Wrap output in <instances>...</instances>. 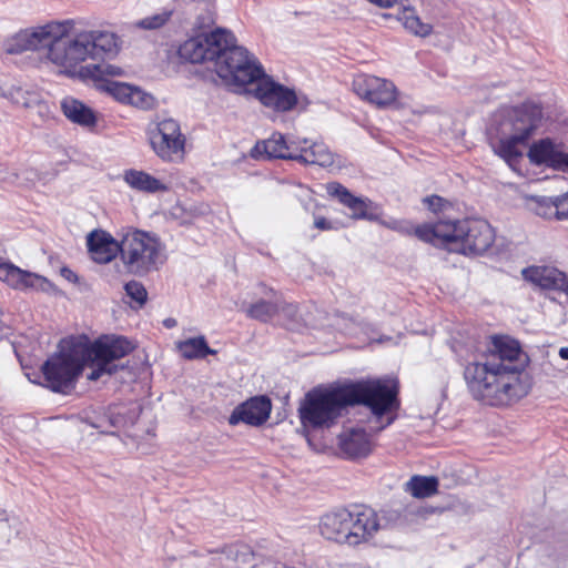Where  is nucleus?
<instances>
[{
    "label": "nucleus",
    "instance_id": "23",
    "mask_svg": "<svg viewBox=\"0 0 568 568\" xmlns=\"http://www.w3.org/2000/svg\"><path fill=\"white\" fill-rule=\"evenodd\" d=\"M0 281L18 290L34 288L47 291L50 283L42 276L23 271L12 263H0Z\"/></svg>",
    "mask_w": 568,
    "mask_h": 568
},
{
    "label": "nucleus",
    "instance_id": "5",
    "mask_svg": "<svg viewBox=\"0 0 568 568\" xmlns=\"http://www.w3.org/2000/svg\"><path fill=\"white\" fill-rule=\"evenodd\" d=\"M415 235L424 242L445 246L450 252L464 255L484 254L495 241L493 227L480 219L424 224L415 229Z\"/></svg>",
    "mask_w": 568,
    "mask_h": 568
},
{
    "label": "nucleus",
    "instance_id": "38",
    "mask_svg": "<svg viewBox=\"0 0 568 568\" xmlns=\"http://www.w3.org/2000/svg\"><path fill=\"white\" fill-rule=\"evenodd\" d=\"M423 202L434 213L444 212L448 206H450L448 201L438 195L427 196Z\"/></svg>",
    "mask_w": 568,
    "mask_h": 568
},
{
    "label": "nucleus",
    "instance_id": "19",
    "mask_svg": "<svg viewBox=\"0 0 568 568\" xmlns=\"http://www.w3.org/2000/svg\"><path fill=\"white\" fill-rule=\"evenodd\" d=\"M261 288L263 290L262 294L267 300L261 298L245 308V313L250 318L266 323L278 312H283L287 316L296 315L297 307L295 305L281 302L272 288H266L263 285Z\"/></svg>",
    "mask_w": 568,
    "mask_h": 568
},
{
    "label": "nucleus",
    "instance_id": "2",
    "mask_svg": "<svg viewBox=\"0 0 568 568\" xmlns=\"http://www.w3.org/2000/svg\"><path fill=\"white\" fill-rule=\"evenodd\" d=\"M523 356L518 342L495 337L486 353L464 367V379L473 397L486 405L503 406L525 396Z\"/></svg>",
    "mask_w": 568,
    "mask_h": 568
},
{
    "label": "nucleus",
    "instance_id": "10",
    "mask_svg": "<svg viewBox=\"0 0 568 568\" xmlns=\"http://www.w3.org/2000/svg\"><path fill=\"white\" fill-rule=\"evenodd\" d=\"M130 341L121 336H104L93 344L85 343V357L92 368L88 379L98 381L103 375H112L118 365L113 361L122 358L132 351Z\"/></svg>",
    "mask_w": 568,
    "mask_h": 568
},
{
    "label": "nucleus",
    "instance_id": "34",
    "mask_svg": "<svg viewBox=\"0 0 568 568\" xmlns=\"http://www.w3.org/2000/svg\"><path fill=\"white\" fill-rule=\"evenodd\" d=\"M17 519L9 516L7 510L0 508V539L3 542H9L11 537L18 534L16 528Z\"/></svg>",
    "mask_w": 568,
    "mask_h": 568
},
{
    "label": "nucleus",
    "instance_id": "6",
    "mask_svg": "<svg viewBox=\"0 0 568 568\" xmlns=\"http://www.w3.org/2000/svg\"><path fill=\"white\" fill-rule=\"evenodd\" d=\"M116 236H120V260L128 274L145 276L166 262L165 244L155 233L126 226Z\"/></svg>",
    "mask_w": 568,
    "mask_h": 568
},
{
    "label": "nucleus",
    "instance_id": "36",
    "mask_svg": "<svg viewBox=\"0 0 568 568\" xmlns=\"http://www.w3.org/2000/svg\"><path fill=\"white\" fill-rule=\"evenodd\" d=\"M126 295L140 306L146 302L148 293L142 283L130 281L124 286Z\"/></svg>",
    "mask_w": 568,
    "mask_h": 568
},
{
    "label": "nucleus",
    "instance_id": "8",
    "mask_svg": "<svg viewBox=\"0 0 568 568\" xmlns=\"http://www.w3.org/2000/svg\"><path fill=\"white\" fill-rule=\"evenodd\" d=\"M85 342L67 341L60 351L49 357L42 365L45 386L58 393H67L73 388L83 367L89 365L85 357Z\"/></svg>",
    "mask_w": 568,
    "mask_h": 568
},
{
    "label": "nucleus",
    "instance_id": "14",
    "mask_svg": "<svg viewBox=\"0 0 568 568\" xmlns=\"http://www.w3.org/2000/svg\"><path fill=\"white\" fill-rule=\"evenodd\" d=\"M254 97L265 106L277 112H287L296 105L305 108L308 101L298 98L296 92L276 81L271 77L262 75L255 83Z\"/></svg>",
    "mask_w": 568,
    "mask_h": 568
},
{
    "label": "nucleus",
    "instance_id": "30",
    "mask_svg": "<svg viewBox=\"0 0 568 568\" xmlns=\"http://www.w3.org/2000/svg\"><path fill=\"white\" fill-rule=\"evenodd\" d=\"M527 207L534 212L536 215L546 219V220H557V210L556 205V196H540V195H528L526 197Z\"/></svg>",
    "mask_w": 568,
    "mask_h": 568
},
{
    "label": "nucleus",
    "instance_id": "40",
    "mask_svg": "<svg viewBox=\"0 0 568 568\" xmlns=\"http://www.w3.org/2000/svg\"><path fill=\"white\" fill-rule=\"evenodd\" d=\"M314 226L322 231H328L333 229V224L323 216H316L314 220Z\"/></svg>",
    "mask_w": 568,
    "mask_h": 568
},
{
    "label": "nucleus",
    "instance_id": "43",
    "mask_svg": "<svg viewBox=\"0 0 568 568\" xmlns=\"http://www.w3.org/2000/svg\"><path fill=\"white\" fill-rule=\"evenodd\" d=\"M164 325L166 327H173L175 325V321L172 320V318H168V320L164 321Z\"/></svg>",
    "mask_w": 568,
    "mask_h": 568
},
{
    "label": "nucleus",
    "instance_id": "4",
    "mask_svg": "<svg viewBox=\"0 0 568 568\" xmlns=\"http://www.w3.org/2000/svg\"><path fill=\"white\" fill-rule=\"evenodd\" d=\"M544 123L540 104L525 102L499 111L489 130V144L496 155L513 170L524 156V149Z\"/></svg>",
    "mask_w": 568,
    "mask_h": 568
},
{
    "label": "nucleus",
    "instance_id": "21",
    "mask_svg": "<svg viewBox=\"0 0 568 568\" xmlns=\"http://www.w3.org/2000/svg\"><path fill=\"white\" fill-rule=\"evenodd\" d=\"M293 161L328 168L335 163V154L323 142L297 138V148Z\"/></svg>",
    "mask_w": 568,
    "mask_h": 568
},
{
    "label": "nucleus",
    "instance_id": "39",
    "mask_svg": "<svg viewBox=\"0 0 568 568\" xmlns=\"http://www.w3.org/2000/svg\"><path fill=\"white\" fill-rule=\"evenodd\" d=\"M557 210L555 212L557 213V220H568V192L556 196V205Z\"/></svg>",
    "mask_w": 568,
    "mask_h": 568
},
{
    "label": "nucleus",
    "instance_id": "25",
    "mask_svg": "<svg viewBox=\"0 0 568 568\" xmlns=\"http://www.w3.org/2000/svg\"><path fill=\"white\" fill-rule=\"evenodd\" d=\"M297 138L286 139L283 134L273 133L267 140L255 145V152H264L268 159L292 160L296 153Z\"/></svg>",
    "mask_w": 568,
    "mask_h": 568
},
{
    "label": "nucleus",
    "instance_id": "12",
    "mask_svg": "<svg viewBox=\"0 0 568 568\" xmlns=\"http://www.w3.org/2000/svg\"><path fill=\"white\" fill-rule=\"evenodd\" d=\"M231 40L232 32L216 29L209 34H199L184 41L179 49V54L191 63L213 62L215 68L223 48Z\"/></svg>",
    "mask_w": 568,
    "mask_h": 568
},
{
    "label": "nucleus",
    "instance_id": "27",
    "mask_svg": "<svg viewBox=\"0 0 568 568\" xmlns=\"http://www.w3.org/2000/svg\"><path fill=\"white\" fill-rule=\"evenodd\" d=\"M123 179L130 187L139 192L156 193L165 192L169 189L164 181L134 169L125 171Z\"/></svg>",
    "mask_w": 568,
    "mask_h": 568
},
{
    "label": "nucleus",
    "instance_id": "11",
    "mask_svg": "<svg viewBox=\"0 0 568 568\" xmlns=\"http://www.w3.org/2000/svg\"><path fill=\"white\" fill-rule=\"evenodd\" d=\"M148 134L152 150L162 161L178 162L184 158L186 138L176 120H160L149 129Z\"/></svg>",
    "mask_w": 568,
    "mask_h": 568
},
{
    "label": "nucleus",
    "instance_id": "22",
    "mask_svg": "<svg viewBox=\"0 0 568 568\" xmlns=\"http://www.w3.org/2000/svg\"><path fill=\"white\" fill-rule=\"evenodd\" d=\"M87 245L92 260L100 264H106L120 254V236L115 239L102 230L89 233Z\"/></svg>",
    "mask_w": 568,
    "mask_h": 568
},
{
    "label": "nucleus",
    "instance_id": "20",
    "mask_svg": "<svg viewBox=\"0 0 568 568\" xmlns=\"http://www.w3.org/2000/svg\"><path fill=\"white\" fill-rule=\"evenodd\" d=\"M272 403L266 396H255L235 407L229 417L230 425L244 423L252 426L264 424L270 417Z\"/></svg>",
    "mask_w": 568,
    "mask_h": 568
},
{
    "label": "nucleus",
    "instance_id": "31",
    "mask_svg": "<svg viewBox=\"0 0 568 568\" xmlns=\"http://www.w3.org/2000/svg\"><path fill=\"white\" fill-rule=\"evenodd\" d=\"M438 481L435 477L414 476L405 485V490L417 498H426L437 491Z\"/></svg>",
    "mask_w": 568,
    "mask_h": 568
},
{
    "label": "nucleus",
    "instance_id": "17",
    "mask_svg": "<svg viewBox=\"0 0 568 568\" xmlns=\"http://www.w3.org/2000/svg\"><path fill=\"white\" fill-rule=\"evenodd\" d=\"M527 156L532 164L568 172V152L561 143H556L549 138L534 142L529 146Z\"/></svg>",
    "mask_w": 568,
    "mask_h": 568
},
{
    "label": "nucleus",
    "instance_id": "3",
    "mask_svg": "<svg viewBox=\"0 0 568 568\" xmlns=\"http://www.w3.org/2000/svg\"><path fill=\"white\" fill-rule=\"evenodd\" d=\"M397 387L393 379H367L308 392L300 407L304 427L329 428L351 405L364 404L379 418L397 406Z\"/></svg>",
    "mask_w": 568,
    "mask_h": 568
},
{
    "label": "nucleus",
    "instance_id": "18",
    "mask_svg": "<svg viewBox=\"0 0 568 568\" xmlns=\"http://www.w3.org/2000/svg\"><path fill=\"white\" fill-rule=\"evenodd\" d=\"M523 278L532 286L568 295V274L551 265H531L521 270Z\"/></svg>",
    "mask_w": 568,
    "mask_h": 568
},
{
    "label": "nucleus",
    "instance_id": "32",
    "mask_svg": "<svg viewBox=\"0 0 568 568\" xmlns=\"http://www.w3.org/2000/svg\"><path fill=\"white\" fill-rule=\"evenodd\" d=\"M178 347L183 357L193 359V358H203L207 354H213L212 351L203 336L189 338L186 341L180 342Z\"/></svg>",
    "mask_w": 568,
    "mask_h": 568
},
{
    "label": "nucleus",
    "instance_id": "28",
    "mask_svg": "<svg viewBox=\"0 0 568 568\" xmlns=\"http://www.w3.org/2000/svg\"><path fill=\"white\" fill-rule=\"evenodd\" d=\"M381 17L386 20L395 19L402 22L403 27L408 32L417 37H427L433 31L432 24L423 22L416 13V10L412 7H403L397 16H393L390 13H382Z\"/></svg>",
    "mask_w": 568,
    "mask_h": 568
},
{
    "label": "nucleus",
    "instance_id": "41",
    "mask_svg": "<svg viewBox=\"0 0 568 568\" xmlns=\"http://www.w3.org/2000/svg\"><path fill=\"white\" fill-rule=\"evenodd\" d=\"M60 273H61V276L64 277L69 282L75 283L78 281L77 274L68 267H62Z\"/></svg>",
    "mask_w": 568,
    "mask_h": 568
},
{
    "label": "nucleus",
    "instance_id": "26",
    "mask_svg": "<svg viewBox=\"0 0 568 568\" xmlns=\"http://www.w3.org/2000/svg\"><path fill=\"white\" fill-rule=\"evenodd\" d=\"M326 191L331 196L336 197L343 205L351 210V216L353 219H371L368 214L371 201L368 199L355 196L344 185L337 182L327 183Z\"/></svg>",
    "mask_w": 568,
    "mask_h": 568
},
{
    "label": "nucleus",
    "instance_id": "42",
    "mask_svg": "<svg viewBox=\"0 0 568 568\" xmlns=\"http://www.w3.org/2000/svg\"><path fill=\"white\" fill-rule=\"evenodd\" d=\"M558 354H559L560 358L568 361V346L560 347Z\"/></svg>",
    "mask_w": 568,
    "mask_h": 568
},
{
    "label": "nucleus",
    "instance_id": "13",
    "mask_svg": "<svg viewBox=\"0 0 568 568\" xmlns=\"http://www.w3.org/2000/svg\"><path fill=\"white\" fill-rule=\"evenodd\" d=\"M122 75H88L87 81L91 80L100 92L106 93L122 104H129L135 108L148 110L153 108L154 98L142 90L140 87L114 80Z\"/></svg>",
    "mask_w": 568,
    "mask_h": 568
},
{
    "label": "nucleus",
    "instance_id": "1",
    "mask_svg": "<svg viewBox=\"0 0 568 568\" xmlns=\"http://www.w3.org/2000/svg\"><path fill=\"white\" fill-rule=\"evenodd\" d=\"M118 37L104 30H74L72 20L52 21L17 32L6 43V51L19 54L45 49V59L71 78L87 81L88 75H125V70L111 63H85L102 54L116 53Z\"/></svg>",
    "mask_w": 568,
    "mask_h": 568
},
{
    "label": "nucleus",
    "instance_id": "33",
    "mask_svg": "<svg viewBox=\"0 0 568 568\" xmlns=\"http://www.w3.org/2000/svg\"><path fill=\"white\" fill-rule=\"evenodd\" d=\"M173 12V8H163L161 11L139 20L136 26L145 30L159 29L170 21Z\"/></svg>",
    "mask_w": 568,
    "mask_h": 568
},
{
    "label": "nucleus",
    "instance_id": "16",
    "mask_svg": "<svg viewBox=\"0 0 568 568\" xmlns=\"http://www.w3.org/2000/svg\"><path fill=\"white\" fill-rule=\"evenodd\" d=\"M353 90L362 100L377 108L393 105L398 94L392 81L369 74L356 75L353 80Z\"/></svg>",
    "mask_w": 568,
    "mask_h": 568
},
{
    "label": "nucleus",
    "instance_id": "29",
    "mask_svg": "<svg viewBox=\"0 0 568 568\" xmlns=\"http://www.w3.org/2000/svg\"><path fill=\"white\" fill-rule=\"evenodd\" d=\"M1 95L26 109L33 108L41 101V94L38 91L14 85L3 91Z\"/></svg>",
    "mask_w": 568,
    "mask_h": 568
},
{
    "label": "nucleus",
    "instance_id": "37",
    "mask_svg": "<svg viewBox=\"0 0 568 568\" xmlns=\"http://www.w3.org/2000/svg\"><path fill=\"white\" fill-rule=\"evenodd\" d=\"M204 4V14L197 17V24L200 28L211 27L215 21V10L212 0H194Z\"/></svg>",
    "mask_w": 568,
    "mask_h": 568
},
{
    "label": "nucleus",
    "instance_id": "35",
    "mask_svg": "<svg viewBox=\"0 0 568 568\" xmlns=\"http://www.w3.org/2000/svg\"><path fill=\"white\" fill-rule=\"evenodd\" d=\"M90 425L94 428L101 429L102 433H110V427H123L126 425V420L120 415V413H111L108 419H99L98 422H90Z\"/></svg>",
    "mask_w": 568,
    "mask_h": 568
},
{
    "label": "nucleus",
    "instance_id": "9",
    "mask_svg": "<svg viewBox=\"0 0 568 568\" xmlns=\"http://www.w3.org/2000/svg\"><path fill=\"white\" fill-rule=\"evenodd\" d=\"M215 72L222 82L234 91H242L248 84H255L264 69L257 58L242 45L236 44L232 34L231 42L223 48Z\"/></svg>",
    "mask_w": 568,
    "mask_h": 568
},
{
    "label": "nucleus",
    "instance_id": "24",
    "mask_svg": "<svg viewBox=\"0 0 568 568\" xmlns=\"http://www.w3.org/2000/svg\"><path fill=\"white\" fill-rule=\"evenodd\" d=\"M63 115L73 124L84 129H93L98 123L97 113L82 101L73 97H64L60 101Z\"/></svg>",
    "mask_w": 568,
    "mask_h": 568
},
{
    "label": "nucleus",
    "instance_id": "15",
    "mask_svg": "<svg viewBox=\"0 0 568 568\" xmlns=\"http://www.w3.org/2000/svg\"><path fill=\"white\" fill-rule=\"evenodd\" d=\"M387 413L383 414L379 418L373 415V420L369 422L367 429L362 427L344 428L338 435V447L342 454L348 459H357L367 457L372 452V434L378 433L393 422V418L387 417L385 424H381L382 418Z\"/></svg>",
    "mask_w": 568,
    "mask_h": 568
},
{
    "label": "nucleus",
    "instance_id": "7",
    "mask_svg": "<svg viewBox=\"0 0 568 568\" xmlns=\"http://www.w3.org/2000/svg\"><path fill=\"white\" fill-rule=\"evenodd\" d=\"M321 535L339 544L357 546L367 541L378 530L379 524L372 509L349 511L339 509L321 517Z\"/></svg>",
    "mask_w": 568,
    "mask_h": 568
}]
</instances>
